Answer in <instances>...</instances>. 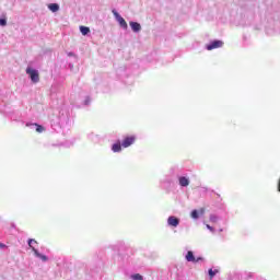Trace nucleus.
Listing matches in <instances>:
<instances>
[{
  "label": "nucleus",
  "instance_id": "nucleus-1",
  "mask_svg": "<svg viewBox=\"0 0 280 280\" xmlns=\"http://www.w3.org/2000/svg\"><path fill=\"white\" fill-rule=\"evenodd\" d=\"M26 73L27 75H30L34 84H37V82H40V74H38V70L32 69L31 67H28L26 68Z\"/></svg>",
  "mask_w": 280,
  "mask_h": 280
},
{
  "label": "nucleus",
  "instance_id": "nucleus-2",
  "mask_svg": "<svg viewBox=\"0 0 280 280\" xmlns=\"http://www.w3.org/2000/svg\"><path fill=\"white\" fill-rule=\"evenodd\" d=\"M32 244H37L36 240L30 238V240H28V246H30V248H32L34 255H35L36 257H38V259H42V261H47V260H48L47 256H45V255L38 253V249L34 248V246H32Z\"/></svg>",
  "mask_w": 280,
  "mask_h": 280
},
{
  "label": "nucleus",
  "instance_id": "nucleus-3",
  "mask_svg": "<svg viewBox=\"0 0 280 280\" xmlns=\"http://www.w3.org/2000/svg\"><path fill=\"white\" fill-rule=\"evenodd\" d=\"M113 14L116 21L119 23L120 27H122V30H128V23L126 20L115 10H113Z\"/></svg>",
  "mask_w": 280,
  "mask_h": 280
},
{
  "label": "nucleus",
  "instance_id": "nucleus-4",
  "mask_svg": "<svg viewBox=\"0 0 280 280\" xmlns=\"http://www.w3.org/2000/svg\"><path fill=\"white\" fill-rule=\"evenodd\" d=\"M224 46V42L222 40H213L211 42L210 44H208L206 46V49L208 51H212V49H220V47H223Z\"/></svg>",
  "mask_w": 280,
  "mask_h": 280
},
{
  "label": "nucleus",
  "instance_id": "nucleus-5",
  "mask_svg": "<svg viewBox=\"0 0 280 280\" xmlns=\"http://www.w3.org/2000/svg\"><path fill=\"white\" fill-rule=\"evenodd\" d=\"M137 141V138L135 136H127L121 142L122 148H130Z\"/></svg>",
  "mask_w": 280,
  "mask_h": 280
},
{
  "label": "nucleus",
  "instance_id": "nucleus-6",
  "mask_svg": "<svg viewBox=\"0 0 280 280\" xmlns=\"http://www.w3.org/2000/svg\"><path fill=\"white\" fill-rule=\"evenodd\" d=\"M186 260L191 261L192 264H198V261H202V257L196 258V256H194V252L189 250L186 255Z\"/></svg>",
  "mask_w": 280,
  "mask_h": 280
},
{
  "label": "nucleus",
  "instance_id": "nucleus-7",
  "mask_svg": "<svg viewBox=\"0 0 280 280\" xmlns=\"http://www.w3.org/2000/svg\"><path fill=\"white\" fill-rule=\"evenodd\" d=\"M167 224L168 226H178V224H180V220L176 217H168L167 219Z\"/></svg>",
  "mask_w": 280,
  "mask_h": 280
},
{
  "label": "nucleus",
  "instance_id": "nucleus-8",
  "mask_svg": "<svg viewBox=\"0 0 280 280\" xmlns=\"http://www.w3.org/2000/svg\"><path fill=\"white\" fill-rule=\"evenodd\" d=\"M129 25L132 32H141V24H139L138 22H130Z\"/></svg>",
  "mask_w": 280,
  "mask_h": 280
},
{
  "label": "nucleus",
  "instance_id": "nucleus-9",
  "mask_svg": "<svg viewBox=\"0 0 280 280\" xmlns=\"http://www.w3.org/2000/svg\"><path fill=\"white\" fill-rule=\"evenodd\" d=\"M179 185H180V187H188L189 179L187 177H179Z\"/></svg>",
  "mask_w": 280,
  "mask_h": 280
},
{
  "label": "nucleus",
  "instance_id": "nucleus-10",
  "mask_svg": "<svg viewBox=\"0 0 280 280\" xmlns=\"http://www.w3.org/2000/svg\"><path fill=\"white\" fill-rule=\"evenodd\" d=\"M48 9L50 12H58V10H60V5H58V3H50Z\"/></svg>",
  "mask_w": 280,
  "mask_h": 280
},
{
  "label": "nucleus",
  "instance_id": "nucleus-11",
  "mask_svg": "<svg viewBox=\"0 0 280 280\" xmlns=\"http://www.w3.org/2000/svg\"><path fill=\"white\" fill-rule=\"evenodd\" d=\"M121 142H116L113 144L112 150L113 152H121Z\"/></svg>",
  "mask_w": 280,
  "mask_h": 280
},
{
  "label": "nucleus",
  "instance_id": "nucleus-12",
  "mask_svg": "<svg viewBox=\"0 0 280 280\" xmlns=\"http://www.w3.org/2000/svg\"><path fill=\"white\" fill-rule=\"evenodd\" d=\"M218 272H220V270H218V269H209V271H208V275H209V277H210V280H213V277H215V275H218Z\"/></svg>",
  "mask_w": 280,
  "mask_h": 280
},
{
  "label": "nucleus",
  "instance_id": "nucleus-13",
  "mask_svg": "<svg viewBox=\"0 0 280 280\" xmlns=\"http://www.w3.org/2000/svg\"><path fill=\"white\" fill-rule=\"evenodd\" d=\"M80 32L83 36H86V34L91 32V28H89L88 26H80Z\"/></svg>",
  "mask_w": 280,
  "mask_h": 280
},
{
  "label": "nucleus",
  "instance_id": "nucleus-14",
  "mask_svg": "<svg viewBox=\"0 0 280 280\" xmlns=\"http://www.w3.org/2000/svg\"><path fill=\"white\" fill-rule=\"evenodd\" d=\"M34 126H36V132H45V127L40 126L38 124H34Z\"/></svg>",
  "mask_w": 280,
  "mask_h": 280
},
{
  "label": "nucleus",
  "instance_id": "nucleus-15",
  "mask_svg": "<svg viewBox=\"0 0 280 280\" xmlns=\"http://www.w3.org/2000/svg\"><path fill=\"white\" fill-rule=\"evenodd\" d=\"M131 279L133 280H143V276H141L140 273H135L131 276Z\"/></svg>",
  "mask_w": 280,
  "mask_h": 280
},
{
  "label": "nucleus",
  "instance_id": "nucleus-16",
  "mask_svg": "<svg viewBox=\"0 0 280 280\" xmlns=\"http://www.w3.org/2000/svg\"><path fill=\"white\" fill-rule=\"evenodd\" d=\"M191 218L194 220H198L199 215H198V210H192L191 213H190Z\"/></svg>",
  "mask_w": 280,
  "mask_h": 280
},
{
  "label": "nucleus",
  "instance_id": "nucleus-17",
  "mask_svg": "<svg viewBox=\"0 0 280 280\" xmlns=\"http://www.w3.org/2000/svg\"><path fill=\"white\" fill-rule=\"evenodd\" d=\"M0 25L5 27V25H8V21H5V19H0Z\"/></svg>",
  "mask_w": 280,
  "mask_h": 280
},
{
  "label": "nucleus",
  "instance_id": "nucleus-18",
  "mask_svg": "<svg viewBox=\"0 0 280 280\" xmlns=\"http://www.w3.org/2000/svg\"><path fill=\"white\" fill-rule=\"evenodd\" d=\"M210 222H213V223L218 222V217L210 215Z\"/></svg>",
  "mask_w": 280,
  "mask_h": 280
},
{
  "label": "nucleus",
  "instance_id": "nucleus-19",
  "mask_svg": "<svg viewBox=\"0 0 280 280\" xmlns=\"http://www.w3.org/2000/svg\"><path fill=\"white\" fill-rule=\"evenodd\" d=\"M206 226H207V229H208L209 231H211V233H214V232H215V230L213 229V226H211V225H209V224H207Z\"/></svg>",
  "mask_w": 280,
  "mask_h": 280
},
{
  "label": "nucleus",
  "instance_id": "nucleus-20",
  "mask_svg": "<svg viewBox=\"0 0 280 280\" xmlns=\"http://www.w3.org/2000/svg\"><path fill=\"white\" fill-rule=\"evenodd\" d=\"M199 213H200V215H203V213H205V208H201V209L199 210Z\"/></svg>",
  "mask_w": 280,
  "mask_h": 280
},
{
  "label": "nucleus",
  "instance_id": "nucleus-21",
  "mask_svg": "<svg viewBox=\"0 0 280 280\" xmlns=\"http://www.w3.org/2000/svg\"><path fill=\"white\" fill-rule=\"evenodd\" d=\"M0 248H5V244L0 243Z\"/></svg>",
  "mask_w": 280,
  "mask_h": 280
}]
</instances>
